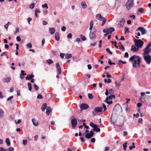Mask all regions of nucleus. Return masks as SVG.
Segmentation results:
<instances>
[{
  "mask_svg": "<svg viewBox=\"0 0 151 151\" xmlns=\"http://www.w3.org/2000/svg\"><path fill=\"white\" fill-rule=\"evenodd\" d=\"M72 34L71 33H69L68 34L67 36V38L68 39H71L72 37Z\"/></svg>",
  "mask_w": 151,
  "mask_h": 151,
  "instance_id": "obj_36",
  "label": "nucleus"
},
{
  "mask_svg": "<svg viewBox=\"0 0 151 151\" xmlns=\"http://www.w3.org/2000/svg\"><path fill=\"white\" fill-rule=\"evenodd\" d=\"M129 61L130 62H133L132 66L134 68H136L137 65L139 67L140 66L141 58L139 56L134 55L130 58Z\"/></svg>",
  "mask_w": 151,
  "mask_h": 151,
  "instance_id": "obj_1",
  "label": "nucleus"
},
{
  "mask_svg": "<svg viewBox=\"0 0 151 151\" xmlns=\"http://www.w3.org/2000/svg\"><path fill=\"white\" fill-rule=\"evenodd\" d=\"M55 29L54 27L49 28V32L51 34H53L55 33Z\"/></svg>",
  "mask_w": 151,
  "mask_h": 151,
  "instance_id": "obj_21",
  "label": "nucleus"
},
{
  "mask_svg": "<svg viewBox=\"0 0 151 151\" xmlns=\"http://www.w3.org/2000/svg\"><path fill=\"white\" fill-rule=\"evenodd\" d=\"M151 46V42H150L147 45L146 47L150 48V47Z\"/></svg>",
  "mask_w": 151,
  "mask_h": 151,
  "instance_id": "obj_56",
  "label": "nucleus"
},
{
  "mask_svg": "<svg viewBox=\"0 0 151 151\" xmlns=\"http://www.w3.org/2000/svg\"><path fill=\"white\" fill-rule=\"evenodd\" d=\"M103 107L104 109V111H105L106 110V105H105L104 104H102Z\"/></svg>",
  "mask_w": 151,
  "mask_h": 151,
  "instance_id": "obj_60",
  "label": "nucleus"
},
{
  "mask_svg": "<svg viewBox=\"0 0 151 151\" xmlns=\"http://www.w3.org/2000/svg\"><path fill=\"white\" fill-rule=\"evenodd\" d=\"M29 88V89L30 91H31L32 90V85L30 83H28L27 84Z\"/></svg>",
  "mask_w": 151,
  "mask_h": 151,
  "instance_id": "obj_38",
  "label": "nucleus"
},
{
  "mask_svg": "<svg viewBox=\"0 0 151 151\" xmlns=\"http://www.w3.org/2000/svg\"><path fill=\"white\" fill-rule=\"evenodd\" d=\"M150 91H147L146 93L142 92L140 94H145V93L150 94Z\"/></svg>",
  "mask_w": 151,
  "mask_h": 151,
  "instance_id": "obj_55",
  "label": "nucleus"
},
{
  "mask_svg": "<svg viewBox=\"0 0 151 151\" xmlns=\"http://www.w3.org/2000/svg\"><path fill=\"white\" fill-rule=\"evenodd\" d=\"M125 33L129 32V29L127 27H125Z\"/></svg>",
  "mask_w": 151,
  "mask_h": 151,
  "instance_id": "obj_45",
  "label": "nucleus"
},
{
  "mask_svg": "<svg viewBox=\"0 0 151 151\" xmlns=\"http://www.w3.org/2000/svg\"><path fill=\"white\" fill-rule=\"evenodd\" d=\"M14 90V88L13 87H11L10 89V92H12Z\"/></svg>",
  "mask_w": 151,
  "mask_h": 151,
  "instance_id": "obj_58",
  "label": "nucleus"
},
{
  "mask_svg": "<svg viewBox=\"0 0 151 151\" xmlns=\"http://www.w3.org/2000/svg\"><path fill=\"white\" fill-rule=\"evenodd\" d=\"M81 5L83 9H85L87 6L86 3L85 1H82L81 3Z\"/></svg>",
  "mask_w": 151,
  "mask_h": 151,
  "instance_id": "obj_23",
  "label": "nucleus"
},
{
  "mask_svg": "<svg viewBox=\"0 0 151 151\" xmlns=\"http://www.w3.org/2000/svg\"><path fill=\"white\" fill-rule=\"evenodd\" d=\"M139 48L135 45H132L131 46V50L134 52H136L138 51Z\"/></svg>",
  "mask_w": 151,
  "mask_h": 151,
  "instance_id": "obj_15",
  "label": "nucleus"
},
{
  "mask_svg": "<svg viewBox=\"0 0 151 151\" xmlns=\"http://www.w3.org/2000/svg\"><path fill=\"white\" fill-rule=\"evenodd\" d=\"M124 57L125 58H128L129 57V54L127 52H126L124 54Z\"/></svg>",
  "mask_w": 151,
  "mask_h": 151,
  "instance_id": "obj_51",
  "label": "nucleus"
},
{
  "mask_svg": "<svg viewBox=\"0 0 151 151\" xmlns=\"http://www.w3.org/2000/svg\"><path fill=\"white\" fill-rule=\"evenodd\" d=\"M9 26V25L8 24H6L4 26V27L6 29V30L8 29V27Z\"/></svg>",
  "mask_w": 151,
  "mask_h": 151,
  "instance_id": "obj_63",
  "label": "nucleus"
},
{
  "mask_svg": "<svg viewBox=\"0 0 151 151\" xmlns=\"http://www.w3.org/2000/svg\"><path fill=\"white\" fill-rule=\"evenodd\" d=\"M27 141L26 140H23V144L24 145H25L27 144Z\"/></svg>",
  "mask_w": 151,
  "mask_h": 151,
  "instance_id": "obj_50",
  "label": "nucleus"
},
{
  "mask_svg": "<svg viewBox=\"0 0 151 151\" xmlns=\"http://www.w3.org/2000/svg\"><path fill=\"white\" fill-rule=\"evenodd\" d=\"M114 90L112 89H110L109 90V94H112L114 93Z\"/></svg>",
  "mask_w": 151,
  "mask_h": 151,
  "instance_id": "obj_42",
  "label": "nucleus"
},
{
  "mask_svg": "<svg viewBox=\"0 0 151 151\" xmlns=\"http://www.w3.org/2000/svg\"><path fill=\"white\" fill-rule=\"evenodd\" d=\"M35 6V4L34 3H32L29 5V8L31 9H32L34 8Z\"/></svg>",
  "mask_w": 151,
  "mask_h": 151,
  "instance_id": "obj_32",
  "label": "nucleus"
},
{
  "mask_svg": "<svg viewBox=\"0 0 151 151\" xmlns=\"http://www.w3.org/2000/svg\"><path fill=\"white\" fill-rule=\"evenodd\" d=\"M150 97L149 96L147 95H141L140 98V99L142 102H144L145 101L148 100V99Z\"/></svg>",
  "mask_w": 151,
  "mask_h": 151,
  "instance_id": "obj_9",
  "label": "nucleus"
},
{
  "mask_svg": "<svg viewBox=\"0 0 151 151\" xmlns=\"http://www.w3.org/2000/svg\"><path fill=\"white\" fill-rule=\"evenodd\" d=\"M139 30H140L141 32L142 35H144L146 32V31L145 29L142 27H139L136 29V31H138Z\"/></svg>",
  "mask_w": 151,
  "mask_h": 151,
  "instance_id": "obj_14",
  "label": "nucleus"
},
{
  "mask_svg": "<svg viewBox=\"0 0 151 151\" xmlns=\"http://www.w3.org/2000/svg\"><path fill=\"white\" fill-rule=\"evenodd\" d=\"M106 28H107L106 29H103V32L104 33H106L109 31L108 28L107 27Z\"/></svg>",
  "mask_w": 151,
  "mask_h": 151,
  "instance_id": "obj_53",
  "label": "nucleus"
},
{
  "mask_svg": "<svg viewBox=\"0 0 151 151\" xmlns=\"http://www.w3.org/2000/svg\"><path fill=\"white\" fill-rule=\"evenodd\" d=\"M143 10V9L142 8H140L138 9V12L140 13H142V12Z\"/></svg>",
  "mask_w": 151,
  "mask_h": 151,
  "instance_id": "obj_52",
  "label": "nucleus"
},
{
  "mask_svg": "<svg viewBox=\"0 0 151 151\" xmlns=\"http://www.w3.org/2000/svg\"><path fill=\"white\" fill-rule=\"evenodd\" d=\"M51 111V109L50 108L49 106H47L46 108V113L47 115H49Z\"/></svg>",
  "mask_w": 151,
  "mask_h": 151,
  "instance_id": "obj_24",
  "label": "nucleus"
},
{
  "mask_svg": "<svg viewBox=\"0 0 151 151\" xmlns=\"http://www.w3.org/2000/svg\"><path fill=\"white\" fill-rule=\"evenodd\" d=\"M89 107L88 105L84 103L81 104L80 105V108L81 110H85Z\"/></svg>",
  "mask_w": 151,
  "mask_h": 151,
  "instance_id": "obj_13",
  "label": "nucleus"
},
{
  "mask_svg": "<svg viewBox=\"0 0 151 151\" xmlns=\"http://www.w3.org/2000/svg\"><path fill=\"white\" fill-rule=\"evenodd\" d=\"M26 46L27 48H31L32 47V45L30 43H29L27 44Z\"/></svg>",
  "mask_w": 151,
  "mask_h": 151,
  "instance_id": "obj_35",
  "label": "nucleus"
},
{
  "mask_svg": "<svg viewBox=\"0 0 151 151\" xmlns=\"http://www.w3.org/2000/svg\"><path fill=\"white\" fill-rule=\"evenodd\" d=\"M48 13V11L46 9H44L43 10V13L44 15L47 14Z\"/></svg>",
  "mask_w": 151,
  "mask_h": 151,
  "instance_id": "obj_40",
  "label": "nucleus"
},
{
  "mask_svg": "<svg viewBox=\"0 0 151 151\" xmlns=\"http://www.w3.org/2000/svg\"><path fill=\"white\" fill-rule=\"evenodd\" d=\"M127 146V143L126 142L123 144V146L124 148V150H126Z\"/></svg>",
  "mask_w": 151,
  "mask_h": 151,
  "instance_id": "obj_37",
  "label": "nucleus"
},
{
  "mask_svg": "<svg viewBox=\"0 0 151 151\" xmlns=\"http://www.w3.org/2000/svg\"><path fill=\"white\" fill-rule=\"evenodd\" d=\"M24 71L23 70H22L21 71V75L22 76H26L27 75V74L25 73H24Z\"/></svg>",
  "mask_w": 151,
  "mask_h": 151,
  "instance_id": "obj_46",
  "label": "nucleus"
},
{
  "mask_svg": "<svg viewBox=\"0 0 151 151\" xmlns=\"http://www.w3.org/2000/svg\"><path fill=\"white\" fill-rule=\"evenodd\" d=\"M34 76L33 75H28L27 76L25 77L26 80H31L32 79V78L34 77Z\"/></svg>",
  "mask_w": 151,
  "mask_h": 151,
  "instance_id": "obj_22",
  "label": "nucleus"
},
{
  "mask_svg": "<svg viewBox=\"0 0 151 151\" xmlns=\"http://www.w3.org/2000/svg\"><path fill=\"white\" fill-rule=\"evenodd\" d=\"M16 40L18 42H20L21 41V39L19 36H17L16 37Z\"/></svg>",
  "mask_w": 151,
  "mask_h": 151,
  "instance_id": "obj_47",
  "label": "nucleus"
},
{
  "mask_svg": "<svg viewBox=\"0 0 151 151\" xmlns=\"http://www.w3.org/2000/svg\"><path fill=\"white\" fill-rule=\"evenodd\" d=\"M56 65L58 73L60 74L61 73V69L60 67V65L58 63H57Z\"/></svg>",
  "mask_w": 151,
  "mask_h": 151,
  "instance_id": "obj_18",
  "label": "nucleus"
},
{
  "mask_svg": "<svg viewBox=\"0 0 151 151\" xmlns=\"http://www.w3.org/2000/svg\"><path fill=\"white\" fill-rule=\"evenodd\" d=\"M108 63L110 65H115V63H112L111 62V61L110 60H109V61L108 62Z\"/></svg>",
  "mask_w": 151,
  "mask_h": 151,
  "instance_id": "obj_54",
  "label": "nucleus"
},
{
  "mask_svg": "<svg viewBox=\"0 0 151 151\" xmlns=\"http://www.w3.org/2000/svg\"><path fill=\"white\" fill-rule=\"evenodd\" d=\"M96 19L100 21H102L101 25L103 26L105 23L106 19V18L103 17L101 16V14H98L96 15Z\"/></svg>",
  "mask_w": 151,
  "mask_h": 151,
  "instance_id": "obj_3",
  "label": "nucleus"
},
{
  "mask_svg": "<svg viewBox=\"0 0 151 151\" xmlns=\"http://www.w3.org/2000/svg\"><path fill=\"white\" fill-rule=\"evenodd\" d=\"M113 111L118 112H122V109L121 106L119 104H116L113 109Z\"/></svg>",
  "mask_w": 151,
  "mask_h": 151,
  "instance_id": "obj_7",
  "label": "nucleus"
},
{
  "mask_svg": "<svg viewBox=\"0 0 151 151\" xmlns=\"http://www.w3.org/2000/svg\"><path fill=\"white\" fill-rule=\"evenodd\" d=\"M34 86L35 90H37L39 89V88L38 86L36 85L35 84H34Z\"/></svg>",
  "mask_w": 151,
  "mask_h": 151,
  "instance_id": "obj_49",
  "label": "nucleus"
},
{
  "mask_svg": "<svg viewBox=\"0 0 151 151\" xmlns=\"http://www.w3.org/2000/svg\"><path fill=\"white\" fill-rule=\"evenodd\" d=\"M85 137H86V138L87 139H90L91 137H92V136H91V134H90L89 133H87L85 135Z\"/></svg>",
  "mask_w": 151,
  "mask_h": 151,
  "instance_id": "obj_28",
  "label": "nucleus"
},
{
  "mask_svg": "<svg viewBox=\"0 0 151 151\" xmlns=\"http://www.w3.org/2000/svg\"><path fill=\"white\" fill-rule=\"evenodd\" d=\"M129 17L131 18H132L133 19H134L135 17V16L134 14H132V15H131Z\"/></svg>",
  "mask_w": 151,
  "mask_h": 151,
  "instance_id": "obj_57",
  "label": "nucleus"
},
{
  "mask_svg": "<svg viewBox=\"0 0 151 151\" xmlns=\"http://www.w3.org/2000/svg\"><path fill=\"white\" fill-rule=\"evenodd\" d=\"M80 37L83 41H85L86 40V37L82 35H81Z\"/></svg>",
  "mask_w": 151,
  "mask_h": 151,
  "instance_id": "obj_44",
  "label": "nucleus"
},
{
  "mask_svg": "<svg viewBox=\"0 0 151 151\" xmlns=\"http://www.w3.org/2000/svg\"><path fill=\"white\" fill-rule=\"evenodd\" d=\"M37 98L39 99H40L42 98V95H38Z\"/></svg>",
  "mask_w": 151,
  "mask_h": 151,
  "instance_id": "obj_59",
  "label": "nucleus"
},
{
  "mask_svg": "<svg viewBox=\"0 0 151 151\" xmlns=\"http://www.w3.org/2000/svg\"><path fill=\"white\" fill-rule=\"evenodd\" d=\"M115 96L114 95H110L109 97H107L104 102H106L109 104H111L112 103V99L114 98Z\"/></svg>",
  "mask_w": 151,
  "mask_h": 151,
  "instance_id": "obj_6",
  "label": "nucleus"
},
{
  "mask_svg": "<svg viewBox=\"0 0 151 151\" xmlns=\"http://www.w3.org/2000/svg\"><path fill=\"white\" fill-rule=\"evenodd\" d=\"M11 80V78L9 77H8L4 79L3 80V82L5 83H7L9 82Z\"/></svg>",
  "mask_w": 151,
  "mask_h": 151,
  "instance_id": "obj_27",
  "label": "nucleus"
},
{
  "mask_svg": "<svg viewBox=\"0 0 151 151\" xmlns=\"http://www.w3.org/2000/svg\"><path fill=\"white\" fill-rule=\"evenodd\" d=\"M72 56V55L70 54H67L65 56V57L66 59H69Z\"/></svg>",
  "mask_w": 151,
  "mask_h": 151,
  "instance_id": "obj_30",
  "label": "nucleus"
},
{
  "mask_svg": "<svg viewBox=\"0 0 151 151\" xmlns=\"http://www.w3.org/2000/svg\"><path fill=\"white\" fill-rule=\"evenodd\" d=\"M106 51L108 52H109L110 54L112 55V53L111 52L110 50V49L108 48H107L106 49Z\"/></svg>",
  "mask_w": 151,
  "mask_h": 151,
  "instance_id": "obj_43",
  "label": "nucleus"
},
{
  "mask_svg": "<svg viewBox=\"0 0 151 151\" xmlns=\"http://www.w3.org/2000/svg\"><path fill=\"white\" fill-rule=\"evenodd\" d=\"M6 142L8 146H9L10 145V142L9 138H7L6 139Z\"/></svg>",
  "mask_w": 151,
  "mask_h": 151,
  "instance_id": "obj_31",
  "label": "nucleus"
},
{
  "mask_svg": "<svg viewBox=\"0 0 151 151\" xmlns=\"http://www.w3.org/2000/svg\"><path fill=\"white\" fill-rule=\"evenodd\" d=\"M144 58L147 63L149 64L150 63L151 61V57L149 55H143Z\"/></svg>",
  "mask_w": 151,
  "mask_h": 151,
  "instance_id": "obj_8",
  "label": "nucleus"
},
{
  "mask_svg": "<svg viewBox=\"0 0 151 151\" xmlns=\"http://www.w3.org/2000/svg\"><path fill=\"white\" fill-rule=\"evenodd\" d=\"M135 45L139 48H141L144 42L140 39H135L134 40Z\"/></svg>",
  "mask_w": 151,
  "mask_h": 151,
  "instance_id": "obj_5",
  "label": "nucleus"
},
{
  "mask_svg": "<svg viewBox=\"0 0 151 151\" xmlns=\"http://www.w3.org/2000/svg\"><path fill=\"white\" fill-rule=\"evenodd\" d=\"M125 22V19H121L119 24V25L120 27L122 28L124 27Z\"/></svg>",
  "mask_w": 151,
  "mask_h": 151,
  "instance_id": "obj_16",
  "label": "nucleus"
},
{
  "mask_svg": "<svg viewBox=\"0 0 151 151\" xmlns=\"http://www.w3.org/2000/svg\"><path fill=\"white\" fill-rule=\"evenodd\" d=\"M93 21L91 20L90 24V26L93 27Z\"/></svg>",
  "mask_w": 151,
  "mask_h": 151,
  "instance_id": "obj_62",
  "label": "nucleus"
},
{
  "mask_svg": "<svg viewBox=\"0 0 151 151\" xmlns=\"http://www.w3.org/2000/svg\"><path fill=\"white\" fill-rule=\"evenodd\" d=\"M111 122L114 124L117 121V116L115 114H112L111 117Z\"/></svg>",
  "mask_w": 151,
  "mask_h": 151,
  "instance_id": "obj_10",
  "label": "nucleus"
},
{
  "mask_svg": "<svg viewBox=\"0 0 151 151\" xmlns=\"http://www.w3.org/2000/svg\"><path fill=\"white\" fill-rule=\"evenodd\" d=\"M134 0H128L125 4L126 8L128 10H131L133 6Z\"/></svg>",
  "mask_w": 151,
  "mask_h": 151,
  "instance_id": "obj_2",
  "label": "nucleus"
},
{
  "mask_svg": "<svg viewBox=\"0 0 151 151\" xmlns=\"http://www.w3.org/2000/svg\"><path fill=\"white\" fill-rule=\"evenodd\" d=\"M71 123L72 126L73 127H76L77 124V120L76 118H74L71 121Z\"/></svg>",
  "mask_w": 151,
  "mask_h": 151,
  "instance_id": "obj_11",
  "label": "nucleus"
},
{
  "mask_svg": "<svg viewBox=\"0 0 151 151\" xmlns=\"http://www.w3.org/2000/svg\"><path fill=\"white\" fill-rule=\"evenodd\" d=\"M14 150V148L13 147H10L8 149H6L5 151H13Z\"/></svg>",
  "mask_w": 151,
  "mask_h": 151,
  "instance_id": "obj_33",
  "label": "nucleus"
},
{
  "mask_svg": "<svg viewBox=\"0 0 151 151\" xmlns=\"http://www.w3.org/2000/svg\"><path fill=\"white\" fill-rule=\"evenodd\" d=\"M47 62L49 64H51L53 63V61L51 59L48 60H47Z\"/></svg>",
  "mask_w": 151,
  "mask_h": 151,
  "instance_id": "obj_39",
  "label": "nucleus"
},
{
  "mask_svg": "<svg viewBox=\"0 0 151 151\" xmlns=\"http://www.w3.org/2000/svg\"><path fill=\"white\" fill-rule=\"evenodd\" d=\"M42 7L43 8H46L47 9H48V6L47 4H43L42 5Z\"/></svg>",
  "mask_w": 151,
  "mask_h": 151,
  "instance_id": "obj_34",
  "label": "nucleus"
},
{
  "mask_svg": "<svg viewBox=\"0 0 151 151\" xmlns=\"http://www.w3.org/2000/svg\"><path fill=\"white\" fill-rule=\"evenodd\" d=\"M27 19L28 22V23L29 24H30V21H31L32 20V19L31 18H30L29 17V18H27Z\"/></svg>",
  "mask_w": 151,
  "mask_h": 151,
  "instance_id": "obj_61",
  "label": "nucleus"
},
{
  "mask_svg": "<svg viewBox=\"0 0 151 151\" xmlns=\"http://www.w3.org/2000/svg\"><path fill=\"white\" fill-rule=\"evenodd\" d=\"M55 40L58 41L60 39V37L59 35V34L58 32H56L55 35Z\"/></svg>",
  "mask_w": 151,
  "mask_h": 151,
  "instance_id": "obj_25",
  "label": "nucleus"
},
{
  "mask_svg": "<svg viewBox=\"0 0 151 151\" xmlns=\"http://www.w3.org/2000/svg\"><path fill=\"white\" fill-rule=\"evenodd\" d=\"M40 11L38 10L37 9H35V15L36 17H38L37 13H40Z\"/></svg>",
  "mask_w": 151,
  "mask_h": 151,
  "instance_id": "obj_29",
  "label": "nucleus"
},
{
  "mask_svg": "<svg viewBox=\"0 0 151 151\" xmlns=\"http://www.w3.org/2000/svg\"><path fill=\"white\" fill-rule=\"evenodd\" d=\"M108 30L110 32H114V31L115 29L113 28L110 27V28H109V29H108Z\"/></svg>",
  "mask_w": 151,
  "mask_h": 151,
  "instance_id": "obj_41",
  "label": "nucleus"
},
{
  "mask_svg": "<svg viewBox=\"0 0 151 151\" xmlns=\"http://www.w3.org/2000/svg\"><path fill=\"white\" fill-rule=\"evenodd\" d=\"M90 126L93 129V130L96 132H99L100 131L99 128V126L96 124H95L93 122H91L89 124Z\"/></svg>",
  "mask_w": 151,
  "mask_h": 151,
  "instance_id": "obj_4",
  "label": "nucleus"
},
{
  "mask_svg": "<svg viewBox=\"0 0 151 151\" xmlns=\"http://www.w3.org/2000/svg\"><path fill=\"white\" fill-rule=\"evenodd\" d=\"M95 32V31H93L91 32H90L89 37L91 40L95 37L96 36Z\"/></svg>",
  "mask_w": 151,
  "mask_h": 151,
  "instance_id": "obj_17",
  "label": "nucleus"
},
{
  "mask_svg": "<svg viewBox=\"0 0 151 151\" xmlns=\"http://www.w3.org/2000/svg\"><path fill=\"white\" fill-rule=\"evenodd\" d=\"M46 107H47V104L45 103L42 105L41 107V109L42 111H44Z\"/></svg>",
  "mask_w": 151,
  "mask_h": 151,
  "instance_id": "obj_26",
  "label": "nucleus"
},
{
  "mask_svg": "<svg viewBox=\"0 0 151 151\" xmlns=\"http://www.w3.org/2000/svg\"><path fill=\"white\" fill-rule=\"evenodd\" d=\"M66 28L65 26H63L61 28V30L63 32H64L66 30Z\"/></svg>",
  "mask_w": 151,
  "mask_h": 151,
  "instance_id": "obj_48",
  "label": "nucleus"
},
{
  "mask_svg": "<svg viewBox=\"0 0 151 151\" xmlns=\"http://www.w3.org/2000/svg\"><path fill=\"white\" fill-rule=\"evenodd\" d=\"M119 49L121 50L122 51H123L124 50V48L122 45L121 47Z\"/></svg>",
  "mask_w": 151,
  "mask_h": 151,
  "instance_id": "obj_64",
  "label": "nucleus"
},
{
  "mask_svg": "<svg viewBox=\"0 0 151 151\" xmlns=\"http://www.w3.org/2000/svg\"><path fill=\"white\" fill-rule=\"evenodd\" d=\"M32 123L33 124V125L35 126H36L38 124V122L35 119H32Z\"/></svg>",
  "mask_w": 151,
  "mask_h": 151,
  "instance_id": "obj_20",
  "label": "nucleus"
},
{
  "mask_svg": "<svg viewBox=\"0 0 151 151\" xmlns=\"http://www.w3.org/2000/svg\"><path fill=\"white\" fill-rule=\"evenodd\" d=\"M151 49L146 47L143 50L144 52L143 53V55H148L151 52Z\"/></svg>",
  "mask_w": 151,
  "mask_h": 151,
  "instance_id": "obj_12",
  "label": "nucleus"
},
{
  "mask_svg": "<svg viewBox=\"0 0 151 151\" xmlns=\"http://www.w3.org/2000/svg\"><path fill=\"white\" fill-rule=\"evenodd\" d=\"M102 107H97L94 109V111L95 112L98 113L101 112L102 111Z\"/></svg>",
  "mask_w": 151,
  "mask_h": 151,
  "instance_id": "obj_19",
  "label": "nucleus"
}]
</instances>
